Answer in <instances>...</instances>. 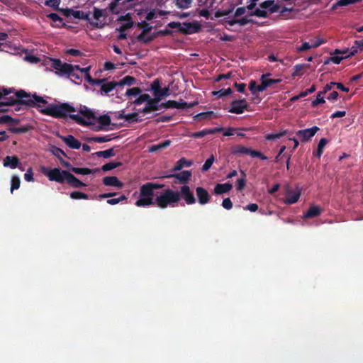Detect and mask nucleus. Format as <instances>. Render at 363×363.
Listing matches in <instances>:
<instances>
[{"mask_svg":"<svg viewBox=\"0 0 363 363\" xmlns=\"http://www.w3.org/2000/svg\"><path fill=\"white\" fill-rule=\"evenodd\" d=\"M112 138L110 135H104V136H94L87 138L88 142H95L99 143H106L111 141Z\"/></svg>","mask_w":363,"mask_h":363,"instance_id":"c9c22d12","label":"nucleus"},{"mask_svg":"<svg viewBox=\"0 0 363 363\" xmlns=\"http://www.w3.org/2000/svg\"><path fill=\"white\" fill-rule=\"evenodd\" d=\"M136 79L132 76L128 75L123 77L120 82H118V86L128 85L131 86L135 84Z\"/></svg>","mask_w":363,"mask_h":363,"instance_id":"e433bc0d","label":"nucleus"},{"mask_svg":"<svg viewBox=\"0 0 363 363\" xmlns=\"http://www.w3.org/2000/svg\"><path fill=\"white\" fill-rule=\"evenodd\" d=\"M125 121L129 123H135L140 122L142 121V119L139 118L138 113H132L125 115Z\"/></svg>","mask_w":363,"mask_h":363,"instance_id":"a18cd8bd","label":"nucleus"},{"mask_svg":"<svg viewBox=\"0 0 363 363\" xmlns=\"http://www.w3.org/2000/svg\"><path fill=\"white\" fill-rule=\"evenodd\" d=\"M214 161H215L214 156L213 155H211V157L206 160L205 163L202 166L201 170L203 172L208 171L212 166Z\"/></svg>","mask_w":363,"mask_h":363,"instance_id":"603ef678","label":"nucleus"},{"mask_svg":"<svg viewBox=\"0 0 363 363\" xmlns=\"http://www.w3.org/2000/svg\"><path fill=\"white\" fill-rule=\"evenodd\" d=\"M70 170L75 174H82V175H87V174H94V173L99 172V168L89 169V168H86V167L80 168V167H72L70 168Z\"/></svg>","mask_w":363,"mask_h":363,"instance_id":"412c9836","label":"nucleus"},{"mask_svg":"<svg viewBox=\"0 0 363 363\" xmlns=\"http://www.w3.org/2000/svg\"><path fill=\"white\" fill-rule=\"evenodd\" d=\"M50 151L53 155H55L56 157L58 158V160H60V163L62 164V165L63 167H70V164L69 162L65 161L62 157V155L65 156V157H67L66 153L62 150H61L60 148H59L55 145H52L50 147Z\"/></svg>","mask_w":363,"mask_h":363,"instance_id":"ddd939ff","label":"nucleus"},{"mask_svg":"<svg viewBox=\"0 0 363 363\" xmlns=\"http://www.w3.org/2000/svg\"><path fill=\"white\" fill-rule=\"evenodd\" d=\"M164 186V185L162 184L153 182H147L140 186V196L136 201L135 205L138 207L156 206L161 209L167 208L168 206H174L179 203L177 191L166 189L155 198H153L154 190L162 189Z\"/></svg>","mask_w":363,"mask_h":363,"instance_id":"f03ea898","label":"nucleus"},{"mask_svg":"<svg viewBox=\"0 0 363 363\" xmlns=\"http://www.w3.org/2000/svg\"><path fill=\"white\" fill-rule=\"evenodd\" d=\"M214 96H218V97H225L233 93V91L230 88H228L226 89H220L218 91H214L212 92Z\"/></svg>","mask_w":363,"mask_h":363,"instance_id":"49530a36","label":"nucleus"},{"mask_svg":"<svg viewBox=\"0 0 363 363\" xmlns=\"http://www.w3.org/2000/svg\"><path fill=\"white\" fill-rule=\"evenodd\" d=\"M31 129V126L26 125L21 127H10L9 130L14 134H21L28 132Z\"/></svg>","mask_w":363,"mask_h":363,"instance_id":"7c9ffc66","label":"nucleus"},{"mask_svg":"<svg viewBox=\"0 0 363 363\" xmlns=\"http://www.w3.org/2000/svg\"><path fill=\"white\" fill-rule=\"evenodd\" d=\"M193 0H173V4L177 9H187L191 7Z\"/></svg>","mask_w":363,"mask_h":363,"instance_id":"cd10ccee","label":"nucleus"},{"mask_svg":"<svg viewBox=\"0 0 363 363\" xmlns=\"http://www.w3.org/2000/svg\"><path fill=\"white\" fill-rule=\"evenodd\" d=\"M178 103V105L177 106V108L179 109H189V108H193L195 105L197 104V102H194V103H187V102H185L183 100L181 99L180 101H177Z\"/></svg>","mask_w":363,"mask_h":363,"instance_id":"09e8293b","label":"nucleus"},{"mask_svg":"<svg viewBox=\"0 0 363 363\" xmlns=\"http://www.w3.org/2000/svg\"><path fill=\"white\" fill-rule=\"evenodd\" d=\"M288 130H285L279 133L267 134L265 136L267 140H274L284 136L287 134Z\"/></svg>","mask_w":363,"mask_h":363,"instance_id":"58836bf2","label":"nucleus"},{"mask_svg":"<svg viewBox=\"0 0 363 363\" xmlns=\"http://www.w3.org/2000/svg\"><path fill=\"white\" fill-rule=\"evenodd\" d=\"M305 65L302 64H298L294 66V72L292 74V77H295L296 76H301L303 74V69H304Z\"/></svg>","mask_w":363,"mask_h":363,"instance_id":"4d7b16f0","label":"nucleus"},{"mask_svg":"<svg viewBox=\"0 0 363 363\" xmlns=\"http://www.w3.org/2000/svg\"><path fill=\"white\" fill-rule=\"evenodd\" d=\"M171 144V141L169 140H166L164 141H162L157 145H152L149 147V152H155L157 151H160L162 149H164L167 147H169Z\"/></svg>","mask_w":363,"mask_h":363,"instance_id":"a878e982","label":"nucleus"},{"mask_svg":"<svg viewBox=\"0 0 363 363\" xmlns=\"http://www.w3.org/2000/svg\"><path fill=\"white\" fill-rule=\"evenodd\" d=\"M146 34L147 33H144V32L142 31V33L139 35H138L137 40L138 41L143 42L144 43H147L153 40V39H154L153 36H150V37H147V38H145Z\"/></svg>","mask_w":363,"mask_h":363,"instance_id":"e2e57ef3","label":"nucleus"},{"mask_svg":"<svg viewBox=\"0 0 363 363\" xmlns=\"http://www.w3.org/2000/svg\"><path fill=\"white\" fill-rule=\"evenodd\" d=\"M344 58V57L332 56L324 62V65H328L330 62H333L334 64L339 65Z\"/></svg>","mask_w":363,"mask_h":363,"instance_id":"680f3d73","label":"nucleus"},{"mask_svg":"<svg viewBox=\"0 0 363 363\" xmlns=\"http://www.w3.org/2000/svg\"><path fill=\"white\" fill-rule=\"evenodd\" d=\"M118 85V82H109L107 83H103L101 86V94H107L111 91H113Z\"/></svg>","mask_w":363,"mask_h":363,"instance_id":"b1692460","label":"nucleus"},{"mask_svg":"<svg viewBox=\"0 0 363 363\" xmlns=\"http://www.w3.org/2000/svg\"><path fill=\"white\" fill-rule=\"evenodd\" d=\"M234 154L248 155L252 157H259L262 160H267V157L263 155L261 152L254 150L250 148L246 147L243 145H237L233 150Z\"/></svg>","mask_w":363,"mask_h":363,"instance_id":"39448f33","label":"nucleus"},{"mask_svg":"<svg viewBox=\"0 0 363 363\" xmlns=\"http://www.w3.org/2000/svg\"><path fill=\"white\" fill-rule=\"evenodd\" d=\"M24 179L27 182H33L34 181L33 172L32 168L30 167L27 170V172L25 173Z\"/></svg>","mask_w":363,"mask_h":363,"instance_id":"774afa93","label":"nucleus"},{"mask_svg":"<svg viewBox=\"0 0 363 363\" xmlns=\"http://www.w3.org/2000/svg\"><path fill=\"white\" fill-rule=\"evenodd\" d=\"M323 95L320 91L317 93L316 99L311 102L312 107H316L318 104L325 102Z\"/></svg>","mask_w":363,"mask_h":363,"instance_id":"8fccbe9b","label":"nucleus"},{"mask_svg":"<svg viewBox=\"0 0 363 363\" xmlns=\"http://www.w3.org/2000/svg\"><path fill=\"white\" fill-rule=\"evenodd\" d=\"M233 206V202L230 198H225L222 201V206L226 210H230Z\"/></svg>","mask_w":363,"mask_h":363,"instance_id":"69168bd1","label":"nucleus"},{"mask_svg":"<svg viewBox=\"0 0 363 363\" xmlns=\"http://www.w3.org/2000/svg\"><path fill=\"white\" fill-rule=\"evenodd\" d=\"M103 184L105 186H115L118 189H122L124 186L123 183L114 176L105 177L103 179Z\"/></svg>","mask_w":363,"mask_h":363,"instance_id":"4468645a","label":"nucleus"},{"mask_svg":"<svg viewBox=\"0 0 363 363\" xmlns=\"http://www.w3.org/2000/svg\"><path fill=\"white\" fill-rule=\"evenodd\" d=\"M21 180L18 176L13 175L11 177V192L13 193L14 190L19 189Z\"/></svg>","mask_w":363,"mask_h":363,"instance_id":"c03bdc74","label":"nucleus"},{"mask_svg":"<svg viewBox=\"0 0 363 363\" xmlns=\"http://www.w3.org/2000/svg\"><path fill=\"white\" fill-rule=\"evenodd\" d=\"M196 194L200 205L203 206L211 201V196L205 188L201 186L196 187Z\"/></svg>","mask_w":363,"mask_h":363,"instance_id":"9d476101","label":"nucleus"},{"mask_svg":"<svg viewBox=\"0 0 363 363\" xmlns=\"http://www.w3.org/2000/svg\"><path fill=\"white\" fill-rule=\"evenodd\" d=\"M177 193L179 194V202L182 199H184L188 205L194 204L196 201L193 191H191L188 185H182L180 187V190L177 191Z\"/></svg>","mask_w":363,"mask_h":363,"instance_id":"20e7f679","label":"nucleus"},{"mask_svg":"<svg viewBox=\"0 0 363 363\" xmlns=\"http://www.w3.org/2000/svg\"><path fill=\"white\" fill-rule=\"evenodd\" d=\"M61 3V0H46L45 1V5L47 6H50L55 11L61 10L60 8V4Z\"/></svg>","mask_w":363,"mask_h":363,"instance_id":"a19ab883","label":"nucleus"},{"mask_svg":"<svg viewBox=\"0 0 363 363\" xmlns=\"http://www.w3.org/2000/svg\"><path fill=\"white\" fill-rule=\"evenodd\" d=\"M43 173L48 178L50 181H55L60 184H63L65 182H66L69 172L67 170H62L57 167L50 169H48L43 167Z\"/></svg>","mask_w":363,"mask_h":363,"instance_id":"7ed1b4c3","label":"nucleus"},{"mask_svg":"<svg viewBox=\"0 0 363 363\" xmlns=\"http://www.w3.org/2000/svg\"><path fill=\"white\" fill-rule=\"evenodd\" d=\"M322 211V209L318 206L312 205L309 207L308 211L306 213H304L303 218H311L317 217L319 215H320Z\"/></svg>","mask_w":363,"mask_h":363,"instance_id":"dca6fc26","label":"nucleus"},{"mask_svg":"<svg viewBox=\"0 0 363 363\" xmlns=\"http://www.w3.org/2000/svg\"><path fill=\"white\" fill-rule=\"evenodd\" d=\"M150 96L147 94H140L138 98H137L134 101L133 104L135 105H140L144 102H146L150 100Z\"/></svg>","mask_w":363,"mask_h":363,"instance_id":"3c124183","label":"nucleus"},{"mask_svg":"<svg viewBox=\"0 0 363 363\" xmlns=\"http://www.w3.org/2000/svg\"><path fill=\"white\" fill-rule=\"evenodd\" d=\"M327 143L328 140L326 138H321L318 144V148L316 152H313L314 156L320 158L323 152V149Z\"/></svg>","mask_w":363,"mask_h":363,"instance_id":"473e14b6","label":"nucleus"},{"mask_svg":"<svg viewBox=\"0 0 363 363\" xmlns=\"http://www.w3.org/2000/svg\"><path fill=\"white\" fill-rule=\"evenodd\" d=\"M151 89L152 90L153 94H158V92L162 89L159 79H155L152 83Z\"/></svg>","mask_w":363,"mask_h":363,"instance_id":"0e129e2a","label":"nucleus"},{"mask_svg":"<svg viewBox=\"0 0 363 363\" xmlns=\"http://www.w3.org/2000/svg\"><path fill=\"white\" fill-rule=\"evenodd\" d=\"M250 16H255L257 17L266 18L268 16L267 11L264 9H256L254 11L250 13Z\"/></svg>","mask_w":363,"mask_h":363,"instance_id":"052dcab7","label":"nucleus"},{"mask_svg":"<svg viewBox=\"0 0 363 363\" xmlns=\"http://www.w3.org/2000/svg\"><path fill=\"white\" fill-rule=\"evenodd\" d=\"M47 17L54 22L58 21L62 23L63 21L62 18H61L58 14L55 13H50V14L47 15Z\"/></svg>","mask_w":363,"mask_h":363,"instance_id":"338daca9","label":"nucleus"},{"mask_svg":"<svg viewBox=\"0 0 363 363\" xmlns=\"http://www.w3.org/2000/svg\"><path fill=\"white\" fill-rule=\"evenodd\" d=\"M133 26V21H130V22H127L126 23L121 26L119 28L116 30L120 32V34L118 36V40H125L127 38V34L125 33V30L131 28Z\"/></svg>","mask_w":363,"mask_h":363,"instance_id":"5701e85b","label":"nucleus"},{"mask_svg":"<svg viewBox=\"0 0 363 363\" xmlns=\"http://www.w3.org/2000/svg\"><path fill=\"white\" fill-rule=\"evenodd\" d=\"M6 102L2 104L6 106L26 105L28 106H37L40 108V112L43 114L52 116L55 118H66L76 121L79 125H86V121L78 114H72L77 111V109L68 103L59 104H50L45 108H42L40 104H47L48 101L37 94L30 95L24 90H19L15 92L14 95L6 97Z\"/></svg>","mask_w":363,"mask_h":363,"instance_id":"f257e3e1","label":"nucleus"},{"mask_svg":"<svg viewBox=\"0 0 363 363\" xmlns=\"http://www.w3.org/2000/svg\"><path fill=\"white\" fill-rule=\"evenodd\" d=\"M72 16L74 18H78V19H82V20H86V21L90 20L89 13H86L84 11H79V10H77V11L73 10Z\"/></svg>","mask_w":363,"mask_h":363,"instance_id":"ea45409f","label":"nucleus"},{"mask_svg":"<svg viewBox=\"0 0 363 363\" xmlns=\"http://www.w3.org/2000/svg\"><path fill=\"white\" fill-rule=\"evenodd\" d=\"M97 121L100 124V126L97 128V130H102L103 126H108L111 124V118L108 115H102L100 116Z\"/></svg>","mask_w":363,"mask_h":363,"instance_id":"2f4dec72","label":"nucleus"},{"mask_svg":"<svg viewBox=\"0 0 363 363\" xmlns=\"http://www.w3.org/2000/svg\"><path fill=\"white\" fill-rule=\"evenodd\" d=\"M242 174L243 175V177L241 179H239L236 183V188L238 191L242 190L246 184V179H245L246 175L243 172H242Z\"/></svg>","mask_w":363,"mask_h":363,"instance_id":"bf43d9fd","label":"nucleus"},{"mask_svg":"<svg viewBox=\"0 0 363 363\" xmlns=\"http://www.w3.org/2000/svg\"><path fill=\"white\" fill-rule=\"evenodd\" d=\"M57 136L72 149L78 150L82 146V143L72 135L64 136L57 134Z\"/></svg>","mask_w":363,"mask_h":363,"instance_id":"f8f14e48","label":"nucleus"},{"mask_svg":"<svg viewBox=\"0 0 363 363\" xmlns=\"http://www.w3.org/2000/svg\"><path fill=\"white\" fill-rule=\"evenodd\" d=\"M142 93V89L140 87H133L128 89L126 91L125 95L127 96H137Z\"/></svg>","mask_w":363,"mask_h":363,"instance_id":"5fc2aeb1","label":"nucleus"},{"mask_svg":"<svg viewBox=\"0 0 363 363\" xmlns=\"http://www.w3.org/2000/svg\"><path fill=\"white\" fill-rule=\"evenodd\" d=\"M127 199V197L122 194L118 198L109 199L107 200V203L110 205H116L120 203L121 201H125Z\"/></svg>","mask_w":363,"mask_h":363,"instance_id":"13d9d810","label":"nucleus"},{"mask_svg":"<svg viewBox=\"0 0 363 363\" xmlns=\"http://www.w3.org/2000/svg\"><path fill=\"white\" fill-rule=\"evenodd\" d=\"M137 26L138 28H142L143 31L144 32V33H148L152 29V26H150L148 23H147L145 21H143L141 22H138L137 23Z\"/></svg>","mask_w":363,"mask_h":363,"instance_id":"de8ad7c7","label":"nucleus"},{"mask_svg":"<svg viewBox=\"0 0 363 363\" xmlns=\"http://www.w3.org/2000/svg\"><path fill=\"white\" fill-rule=\"evenodd\" d=\"M67 183L73 188H80L86 186V184L79 179H78L74 175L69 172L67 178L66 179Z\"/></svg>","mask_w":363,"mask_h":363,"instance_id":"2eb2a0df","label":"nucleus"},{"mask_svg":"<svg viewBox=\"0 0 363 363\" xmlns=\"http://www.w3.org/2000/svg\"><path fill=\"white\" fill-rule=\"evenodd\" d=\"M122 165V163L121 162H108V163H106L105 164H104L102 167H101V169L104 171V172H108V171H110V170H112L115 168H117L120 166Z\"/></svg>","mask_w":363,"mask_h":363,"instance_id":"4c0bfd02","label":"nucleus"},{"mask_svg":"<svg viewBox=\"0 0 363 363\" xmlns=\"http://www.w3.org/2000/svg\"><path fill=\"white\" fill-rule=\"evenodd\" d=\"M270 73L263 74L261 76L260 81L261 84L258 85L257 87V90L258 92H262L267 87L271 86L272 84H279L281 82V79H268L267 77L270 76Z\"/></svg>","mask_w":363,"mask_h":363,"instance_id":"0eeeda50","label":"nucleus"},{"mask_svg":"<svg viewBox=\"0 0 363 363\" xmlns=\"http://www.w3.org/2000/svg\"><path fill=\"white\" fill-rule=\"evenodd\" d=\"M73 71H74V66L71 64H68V63H62V66H61V69H60V72L62 73V74H69V75H72V76H74L76 77L77 78L79 79V77L75 75L74 73H73Z\"/></svg>","mask_w":363,"mask_h":363,"instance_id":"c756f323","label":"nucleus"},{"mask_svg":"<svg viewBox=\"0 0 363 363\" xmlns=\"http://www.w3.org/2000/svg\"><path fill=\"white\" fill-rule=\"evenodd\" d=\"M19 159L17 156H6L4 159V166L11 169L16 168L19 164Z\"/></svg>","mask_w":363,"mask_h":363,"instance_id":"f3484780","label":"nucleus"},{"mask_svg":"<svg viewBox=\"0 0 363 363\" xmlns=\"http://www.w3.org/2000/svg\"><path fill=\"white\" fill-rule=\"evenodd\" d=\"M233 188L230 183L217 184L214 187V193L216 194H222L230 191Z\"/></svg>","mask_w":363,"mask_h":363,"instance_id":"4be33fe9","label":"nucleus"},{"mask_svg":"<svg viewBox=\"0 0 363 363\" xmlns=\"http://www.w3.org/2000/svg\"><path fill=\"white\" fill-rule=\"evenodd\" d=\"M319 130V128L317 126H313L311 128H306L303 130H299L296 133V135L302 142H307L311 140L312 137L315 135V134Z\"/></svg>","mask_w":363,"mask_h":363,"instance_id":"1a4fd4ad","label":"nucleus"},{"mask_svg":"<svg viewBox=\"0 0 363 363\" xmlns=\"http://www.w3.org/2000/svg\"><path fill=\"white\" fill-rule=\"evenodd\" d=\"M79 112L88 120L96 119L94 113L86 106H81L79 110Z\"/></svg>","mask_w":363,"mask_h":363,"instance_id":"72a5a7b5","label":"nucleus"},{"mask_svg":"<svg viewBox=\"0 0 363 363\" xmlns=\"http://www.w3.org/2000/svg\"><path fill=\"white\" fill-rule=\"evenodd\" d=\"M235 9V6L233 4L230 5V7L226 10H218L215 13L216 18H220L221 16H225L230 14Z\"/></svg>","mask_w":363,"mask_h":363,"instance_id":"79ce46f5","label":"nucleus"},{"mask_svg":"<svg viewBox=\"0 0 363 363\" xmlns=\"http://www.w3.org/2000/svg\"><path fill=\"white\" fill-rule=\"evenodd\" d=\"M213 114V111L203 112L196 115L194 118L197 121H202L204 119L209 118Z\"/></svg>","mask_w":363,"mask_h":363,"instance_id":"6e6d98bb","label":"nucleus"},{"mask_svg":"<svg viewBox=\"0 0 363 363\" xmlns=\"http://www.w3.org/2000/svg\"><path fill=\"white\" fill-rule=\"evenodd\" d=\"M191 172L189 170H184L180 173L170 174L164 175L161 178H175L179 181V184L186 185L191 177Z\"/></svg>","mask_w":363,"mask_h":363,"instance_id":"6e6552de","label":"nucleus"},{"mask_svg":"<svg viewBox=\"0 0 363 363\" xmlns=\"http://www.w3.org/2000/svg\"><path fill=\"white\" fill-rule=\"evenodd\" d=\"M69 196L72 199H89L88 194L81 192V191H72V193H70Z\"/></svg>","mask_w":363,"mask_h":363,"instance_id":"37998d69","label":"nucleus"},{"mask_svg":"<svg viewBox=\"0 0 363 363\" xmlns=\"http://www.w3.org/2000/svg\"><path fill=\"white\" fill-rule=\"evenodd\" d=\"M222 128L203 129L202 130L193 133L191 136L194 138H201L206 136L208 134H213L216 132L220 130Z\"/></svg>","mask_w":363,"mask_h":363,"instance_id":"393cba45","label":"nucleus"},{"mask_svg":"<svg viewBox=\"0 0 363 363\" xmlns=\"http://www.w3.org/2000/svg\"><path fill=\"white\" fill-rule=\"evenodd\" d=\"M116 152L114 151V148H110L104 151H98L94 153V155L99 157L104 158H110L116 155Z\"/></svg>","mask_w":363,"mask_h":363,"instance_id":"c85d7f7f","label":"nucleus"},{"mask_svg":"<svg viewBox=\"0 0 363 363\" xmlns=\"http://www.w3.org/2000/svg\"><path fill=\"white\" fill-rule=\"evenodd\" d=\"M201 29V26L197 22L184 23L180 28V33L188 35L198 33Z\"/></svg>","mask_w":363,"mask_h":363,"instance_id":"9b49d317","label":"nucleus"},{"mask_svg":"<svg viewBox=\"0 0 363 363\" xmlns=\"http://www.w3.org/2000/svg\"><path fill=\"white\" fill-rule=\"evenodd\" d=\"M250 105L245 99L233 100L230 103V108L228 109V112L235 114H241L245 110H248Z\"/></svg>","mask_w":363,"mask_h":363,"instance_id":"423d86ee","label":"nucleus"},{"mask_svg":"<svg viewBox=\"0 0 363 363\" xmlns=\"http://www.w3.org/2000/svg\"><path fill=\"white\" fill-rule=\"evenodd\" d=\"M178 103L177 101L169 100L165 103H162L160 106L164 108H177Z\"/></svg>","mask_w":363,"mask_h":363,"instance_id":"864d4df0","label":"nucleus"},{"mask_svg":"<svg viewBox=\"0 0 363 363\" xmlns=\"http://www.w3.org/2000/svg\"><path fill=\"white\" fill-rule=\"evenodd\" d=\"M300 195L299 191H289L286 194L284 203L290 205L296 203L300 198Z\"/></svg>","mask_w":363,"mask_h":363,"instance_id":"6ab92c4d","label":"nucleus"},{"mask_svg":"<svg viewBox=\"0 0 363 363\" xmlns=\"http://www.w3.org/2000/svg\"><path fill=\"white\" fill-rule=\"evenodd\" d=\"M362 0H338L335 4L332 6L331 9L335 10L339 6H346L350 4H355L361 1Z\"/></svg>","mask_w":363,"mask_h":363,"instance_id":"f704fd0d","label":"nucleus"},{"mask_svg":"<svg viewBox=\"0 0 363 363\" xmlns=\"http://www.w3.org/2000/svg\"><path fill=\"white\" fill-rule=\"evenodd\" d=\"M260 7L263 9H269L270 13L277 12L279 6L274 4V0H267L260 4Z\"/></svg>","mask_w":363,"mask_h":363,"instance_id":"bb28decb","label":"nucleus"},{"mask_svg":"<svg viewBox=\"0 0 363 363\" xmlns=\"http://www.w3.org/2000/svg\"><path fill=\"white\" fill-rule=\"evenodd\" d=\"M162 107L160 105L155 104L152 100L151 97H150V100L147 101L146 106L141 110L140 112L143 114H147L150 113L151 111H158Z\"/></svg>","mask_w":363,"mask_h":363,"instance_id":"aec40b11","label":"nucleus"},{"mask_svg":"<svg viewBox=\"0 0 363 363\" xmlns=\"http://www.w3.org/2000/svg\"><path fill=\"white\" fill-rule=\"evenodd\" d=\"M193 164V162L191 160H188L185 157H182L179 159L175 164L174 167L172 168V172H178L182 169L184 167H189Z\"/></svg>","mask_w":363,"mask_h":363,"instance_id":"a211bd4d","label":"nucleus"}]
</instances>
